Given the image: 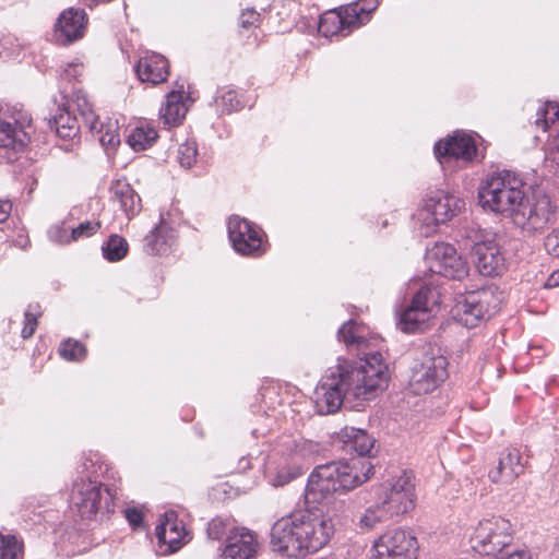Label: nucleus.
I'll list each match as a JSON object with an SVG mask.
<instances>
[{
  "label": "nucleus",
  "instance_id": "1",
  "mask_svg": "<svg viewBox=\"0 0 559 559\" xmlns=\"http://www.w3.org/2000/svg\"><path fill=\"white\" fill-rule=\"evenodd\" d=\"M364 355L357 361H344L328 370L316 390L320 414L335 413L345 399L368 401L385 389L390 374L382 355L379 352Z\"/></svg>",
  "mask_w": 559,
  "mask_h": 559
},
{
  "label": "nucleus",
  "instance_id": "2",
  "mask_svg": "<svg viewBox=\"0 0 559 559\" xmlns=\"http://www.w3.org/2000/svg\"><path fill=\"white\" fill-rule=\"evenodd\" d=\"M373 473L368 462L352 459L350 461L331 462L317 466L308 479L305 492L306 504L322 503L335 493H344L362 485Z\"/></svg>",
  "mask_w": 559,
  "mask_h": 559
},
{
  "label": "nucleus",
  "instance_id": "3",
  "mask_svg": "<svg viewBox=\"0 0 559 559\" xmlns=\"http://www.w3.org/2000/svg\"><path fill=\"white\" fill-rule=\"evenodd\" d=\"M525 195L523 179L511 170L489 175L478 189L479 203L484 209L512 218Z\"/></svg>",
  "mask_w": 559,
  "mask_h": 559
},
{
  "label": "nucleus",
  "instance_id": "4",
  "mask_svg": "<svg viewBox=\"0 0 559 559\" xmlns=\"http://www.w3.org/2000/svg\"><path fill=\"white\" fill-rule=\"evenodd\" d=\"M448 359L440 348L430 344L413 352V362L408 385L416 395L427 394L437 389L448 378Z\"/></svg>",
  "mask_w": 559,
  "mask_h": 559
},
{
  "label": "nucleus",
  "instance_id": "5",
  "mask_svg": "<svg viewBox=\"0 0 559 559\" xmlns=\"http://www.w3.org/2000/svg\"><path fill=\"white\" fill-rule=\"evenodd\" d=\"M379 5L378 0H357L320 17L318 31L324 37L347 36L366 24Z\"/></svg>",
  "mask_w": 559,
  "mask_h": 559
},
{
  "label": "nucleus",
  "instance_id": "6",
  "mask_svg": "<svg viewBox=\"0 0 559 559\" xmlns=\"http://www.w3.org/2000/svg\"><path fill=\"white\" fill-rule=\"evenodd\" d=\"M501 293L495 286L483 287L467 293L453 310L454 318L464 326L472 329L484 320L490 319L500 309Z\"/></svg>",
  "mask_w": 559,
  "mask_h": 559
},
{
  "label": "nucleus",
  "instance_id": "7",
  "mask_svg": "<svg viewBox=\"0 0 559 559\" xmlns=\"http://www.w3.org/2000/svg\"><path fill=\"white\" fill-rule=\"evenodd\" d=\"M115 491L91 479L74 481L71 492L72 506L83 519H93L98 512H114Z\"/></svg>",
  "mask_w": 559,
  "mask_h": 559
},
{
  "label": "nucleus",
  "instance_id": "8",
  "mask_svg": "<svg viewBox=\"0 0 559 559\" xmlns=\"http://www.w3.org/2000/svg\"><path fill=\"white\" fill-rule=\"evenodd\" d=\"M513 540V527L502 516H491L478 522L471 537L472 548L483 556L502 551Z\"/></svg>",
  "mask_w": 559,
  "mask_h": 559
},
{
  "label": "nucleus",
  "instance_id": "9",
  "mask_svg": "<svg viewBox=\"0 0 559 559\" xmlns=\"http://www.w3.org/2000/svg\"><path fill=\"white\" fill-rule=\"evenodd\" d=\"M556 205L542 190L525 195L513 221L527 233H540L556 222Z\"/></svg>",
  "mask_w": 559,
  "mask_h": 559
},
{
  "label": "nucleus",
  "instance_id": "10",
  "mask_svg": "<svg viewBox=\"0 0 559 559\" xmlns=\"http://www.w3.org/2000/svg\"><path fill=\"white\" fill-rule=\"evenodd\" d=\"M295 521L298 524L302 556L325 546L334 531L330 518L311 510L309 507L306 510L295 512Z\"/></svg>",
  "mask_w": 559,
  "mask_h": 559
},
{
  "label": "nucleus",
  "instance_id": "11",
  "mask_svg": "<svg viewBox=\"0 0 559 559\" xmlns=\"http://www.w3.org/2000/svg\"><path fill=\"white\" fill-rule=\"evenodd\" d=\"M415 483L411 473L403 474L381 485L378 502L390 518L407 513L415 507Z\"/></svg>",
  "mask_w": 559,
  "mask_h": 559
},
{
  "label": "nucleus",
  "instance_id": "12",
  "mask_svg": "<svg viewBox=\"0 0 559 559\" xmlns=\"http://www.w3.org/2000/svg\"><path fill=\"white\" fill-rule=\"evenodd\" d=\"M228 236L234 249L242 255L261 257L266 251L262 230L245 218H229Z\"/></svg>",
  "mask_w": 559,
  "mask_h": 559
},
{
  "label": "nucleus",
  "instance_id": "13",
  "mask_svg": "<svg viewBox=\"0 0 559 559\" xmlns=\"http://www.w3.org/2000/svg\"><path fill=\"white\" fill-rule=\"evenodd\" d=\"M430 272L447 278L462 281L468 275L466 262L457 254L456 249L449 243H436L427 253Z\"/></svg>",
  "mask_w": 559,
  "mask_h": 559
},
{
  "label": "nucleus",
  "instance_id": "14",
  "mask_svg": "<svg viewBox=\"0 0 559 559\" xmlns=\"http://www.w3.org/2000/svg\"><path fill=\"white\" fill-rule=\"evenodd\" d=\"M88 16L84 9L63 10L53 25L52 39L57 45L69 46L85 36Z\"/></svg>",
  "mask_w": 559,
  "mask_h": 559
},
{
  "label": "nucleus",
  "instance_id": "15",
  "mask_svg": "<svg viewBox=\"0 0 559 559\" xmlns=\"http://www.w3.org/2000/svg\"><path fill=\"white\" fill-rule=\"evenodd\" d=\"M463 206L464 201L460 198L442 190H436L425 199L421 215L427 225L430 222L435 225L444 224L456 216Z\"/></svg>",
  "mask_w": 559,
  "mask_h": 559
},
{
  "label": "nucleus",
  "instance_id": "16",
  "mask_svg": "<svg viewBox=\"0 0 559 559\" xmlns=\"http://www.w3.org/2000/svg\"><path fill=\"white\" fill-rule=\"evenodd\" d=\"M271 547L273 551L287 557L302 556L299 531L295 513L277 520L271 530Z\"/></svg>",
  "mask_w": 559,
  "mask_h": 559
},
{
  "label": "nucleus",
  "instance_id": "17",
  "mask_svg": "<svg viewBox=\"0 0 559 559\" xmlns=\"http://www.w3.org/2000/svg\"><path fill=\"white\" fill-rule=\"evenodd\" d=\"M435 155L441 164L452 158L472 163L477 157V145L473 135L456 131L452 136L436 143Z\"/></svg>",
  "mask_w": 559,
  "mask_h": 559
},
{
  "label": "nucleus",
  "instance_id": "18",
  "mask_svg": "<svg viewBox=\"0 0 559 559\" xmlns=\"http://www.w3.org/2000/svg\"><path fill=\"white\" fill-rule=\"evenodd\" d=\"M260 550L257 535L246 527H234L226 537L219 559H255Z\"/></svg>",
  "mask_w": 559,
  "mask_h": 559
},
{
  "label": "nucleus",
  "instance_id": "19",
  "mask_svg": "<svg viewBox=\"0 0 559 559\" xmlns=\"http://www.w3.org/2000/svg\"><path fill=\"white\" fill-rule=\"evenodd\" d=\"M475 264L484 276H498L504 270V255L492 240L476 242L473 247Z\"/></svg>",
  "mask_w": 559,
  "mask_h": 559
},
{
  "label": "nucleus",
  "instance_id": "20",
  "mask_svg": "<svg viewBox=\"0 0 559 559\" xmlns=\"http://www.w3.org/2000/svg\"><path fill=\"white\" fill-rule=\"evenodd\" d=\"M373 548L378 554H393L395 556H416L418 546L416 538L404 530H392L376 540Z\"/></svg>",
  "mask_w": 559,
  "mask_h": 559
},
{
  "label": "nucleus",
  "instance_id": "21",
  "mask_svg": "<svg viewBox=\"0 0 559 559\" xmlns=\"http://www.w3.org/2000/svg\"><path fill=\"white\" fill-rule=\"evenodd\" d=\"M155 535L160 547H165L163 552H175L183 544L187 536L185 526L178 521L175 512L164 514V520L156 526Z\"/></svg>",
  "mask_w": 559,
  "mask_h": 559
},
{
  "label": "nucleus",
  "instance_id": "22",
  "mask_svg": "<svg viewBox=\"0 0 559 559\" xmlns=\"http://www.w3.org/2000/svg\"><path fill=\"white\" fill-rule=\"evenodd\" d=\"M135 72L141 82L157 85L165 82L169 75L168 60L156 52H150L140 58Z\"/></svg>",
  "mask_w": 559,
  "mask_h": 559
},
{
  "label": "nucleus",
  "instance_id": "23",
  "mask_svg": "<svg viewBox=\"0 0 559 559\" xmlns=\"http://www.w3.org/2000/svg\"><path fill=\"white\" fill-rule=\"evenodd\" d=\"M521 453L518 449L503 451L497 467L488 474L492 483L510 484L524 473Z\"/></svg>",
  "mask_w": 559,
  "mask_h": 559
},
{
  "label": "nucleus",
  "instance_id": "24",
  "mask_svg": "<svg viewBox=\"0 0 559 559\" xmlns=\"http://www.w3.org/2000/svg\"><path fill=\"white\" fill-rule=\"evenodd\" d=\"M338 441L343 444L344 451L347 453H356L358 456H371L374 448V438L369 436L365 430L355 427H344L337 433Z\"/></svg>",
  "mask_w": 559,
  "mask_h": 559
},
{
  "label": "nucleus",
  "instance_id": "25",
  "mask_svg": "<svg viewBox=\"0 0 559 559\" xmlns=\"http://www.w3.org/2000/svg\"><path fill=\"white\" fill-rule=\"evenodd\" d=\"M24 126L15 118L5 120L0 118V146L13 151L22 150L26 144Z\"/></svg>",
  "mask_w": 559,
  "mask_h": 559
},
{
  "label": "nucleus",
  "instance_id": "26",
  "mask_svg": "<svg viewBox=\"0 0 559 559\" xmlns=\"http://www.w3.org/2000/svg\"><path fill=\"white\" fill-rule=\"evenodd\" d=\"M114 199L120 203L127 216H134L142 209L141 198L126 180H116L110 188Z\"/></svg>",
  "mask_w": 559,
  "mask_h": 559
},
{
  "label": "nucleus",
  "instance_id": "27",
  "mask_svg": "<svg viewBox=\"0 0 559 559\" xmlns=\"http://www.w3.org/2000/svg\"><path fill=\"white\" fill-rule=\"evenodd\" d=\"M187 112L182 94L171 91L167 94L166 100L159 110V118L167 128L176 127L181 123Z\"/></svg>",
  "mask_w": 559,
  "mask_h": 559
},
{
  "label": "nucleus",
  "instance_id": "28",
  "mask_svg": "<svg viewBox=\"0 0 559 559\" xmlns=\"http://www.w3.org/2000/svg\"><path fill=\"white\" fill-rule=\"evenodd\" d=\"M50 128L55 129L57 135L64 140L80 141L76 119L71 117L68 112L60 114L58 117H53L49 121ZM75 142H73L74 144Z\"/></svg>",
  "mask_w": 559,
  "mask_h": 559
},
{
  "label": "nucleus",
  "instance_id": "29",
  "mask_svg": "<svg viewBox=\"0 0 559 559\" xmlns=\"http://www.w3.org/2000/svg\"><path fill=\"white\" fill-rule=\"evenodd\" d=\"M157 138L158 134L154 128L145 123H141L130 132L128 135V143L134 151L140 152L152 146Z\"/></svg>",
  "mask_w": 559,
  "mask_h": 559
},
{
  "label": "nucleus",
  "instance_id": "30",
  "mask_svg": "<svg viewBox=\"0 0 559 559\" xmlns=\"http://www.w3.org/2000/svg\"><path fill=\"white\" fill-rule=\"evenodd\" d=\"M144 248L151 254H162L168 250V228L163 222L145 237Z\"/></svg>",
  "mask_w": 559,
  "mask_h": 559
},
{
  "label": "nucleus",
  "instance_id": "31",
  "mask_svg": "<svg viewBox=\"0 0 559 559\" xmlns=\"http://www.w3.org/2000/svg\"><path fill=\"white\" fill-rule=\"evenodd\" d=\"M425 311L416 309L408 305L400 313L399 325L402 331L411 333L420 329V326L428 320Z\"/></svg>",
  "mask_w": 559,
  "mask_h": 559
},
{
  "label": "nucleus",
  "instance_id": "32",
  "mask_svg": "<svg viewBox=\"0 0 559 559\" xmlns=\"http://www.w3.org/2000/svg\"><path fill=\"white\" fill-rule=\"evenodd\" d=\"M337 336L347 346H356L359 350L368 345L367 338L361 334V328L353 320L340 328Z\"/></svg>",
  "mask_w": 559,
  "mask_h": 559
},
{
  "label": "nucleus",
  "instance_id": "33",
  "mask_svg": "<svg viewBox=\"0 0 559 559\" xmlns=\"http://www.w3.org/2000/svg\"><path fill=\"white\" fill-rule=\"evenodd\" d=\"M302 475V469L297 463L287 462L278 465L275 473L270 477L273 487H283Z\"/></svg>",
  "mask_w": 559,
  "mask_h": 559
},
{
  "label": "nucleus",
  "instance_id": "34",
  "mask_svg": "<svg viewBox=\"0 0 559 559\" xmlns=\"http://www.w3.org/2000/svg\"><path fill=\"white\" fill-rule=\"evenodd\" d=\"M559 120V104L547 102L540 106L536 112L535 124L546 132L549 127Z\"/></svg>",
  "mask_w": 559,
  "mask_h": 559
},
{
  "label": "nucleus",
  "instance_id": "35",
  "mask_svg": "<svg viewBox=\"0 0 559 559\" xmlns=\"http://www.w3.org/2000/svg\"><path fill=\"white\" fill-rule=\"evenodd\" d=\"M104 257L111 262L123 259L128 252V242L118 235H111L103 246Z\"/></svg>",
  "mask_w": 559,
  "mask_h": 559
},
{
  "label": "nucleus",
  "instance_id": "36",
  "mask_svg": "<svg viewBox=\"0 0 559 559\" xmlns=\"http://www.w3.org/2000/svg\"><path fill=\"white\" fill-rule=\"evenodd\" d=\"M41 314V306L38 302H32L27 306L24 312V325L21 332L24 340L33 336L38 325V318H40Z\"/></svg>",
  "mask_w": 559,
  "mask_h": 559
},
{
  "label": "nucleus",
  "instance_id": "37",
  "mask_svg": "<svg viewBox=\"0 0 559 559\" xmlns=\"http://www.w3.org/2000/svg\"><path fill=\"white\" fill-rule=\"evenodd\" d=\"M23 543L15 536L0 534V559H22Z\"/></svg>",
  "mask_w": 559,
  "mask_h": 559
},
{
  "label": "nucleus",
  "instance_id": "38",
  "mask_svg": "<svg viewBox=\"0 0 559 559\" xmlns=\"http://www.w3.org/2000/svg\"><path fill=\"white\" fill-rule=\"evenodd\" d=\"M217 104L223 108V111L233 112L240 110L243 107L242 100L234 90L222 88L217 97Z\"/></svg>",
  "mask_w": 559,
  "mask_h": 559
},
{
  "label": "nucleus",
  "instance_id": "39",
  "mask_svg": "<svg viewBox=\"0 0 559 559\" xmlns=\"http://www.w3.org/2000/svg\"><path fill=\"white\" fill-rule=\"evenodd\" d=\"M390 519V515L384 512L383 508L377 502L376 507L369 508L366 510L364 515L359 520V525L361 528L371 530L378 523Z\"/></svg>",
  "mask_w": 559,
  "mask_h": 559
},
{
  "label": "nucleus",
  "instance_id": "40",
  "mask_svg": "<svg viewBox=\"0 0 559 559\" xmlns=\"http://www.w3.org/2000/svg\"><path fill=\"white\" fill-rule=\"evenodd\" d=\"M59 354L67 360H81L86 356V348L79 341L67 340L61 343Z\"/></svg>",
  "mask_w": 559,
  "mask_h": 559
},
{
  "label": "nucleus",
  "instance_id": "41",
  "mask_svg": "<svg viewBox=\"0 0 559 559\" xmlns=\"http://www.w3.org/2000/svg\"><path fill=\"white\" fill-rule=\"evenodd\" d=\"M198 156V147L194 141H187L178 148V160L185 168H190L195 163Z\"/></svg>",
  "mask_w": 559,
  "mask_h": 559
},
{
  "label": "nucleus",
  "instance_id": "42",
  "mask_svg": "<svg viewBox=\"0 0 559 559\" xmlns=\"http://www.w3.org/2000/svg\"><path fill=\"white\" fill-rule=\"evenodd\" d=\"M235 526H231L230 523L226 520L216 518L213 519L207 524V535L211 539L219 540L225 535L227 536L229 534V531L233 530Z\"/></svg>",
  "mask_w": 559,
  "mask_h": 559
},
{
  "label": "nucleus",
  "instance_id": "43",
  "mask_svg": "<svg viewBox=\"0 0 559 559\" xmlns=\"http://www.w3.org/2000/svg\"><path fill=\"white\" fill-rule=\"evenodd\" d=\"M100 228V222L98 221H86L81 223L78 227L73 228L71 231L70 240H78L80 238L90 237L97 233Z\"/></svg>",
  "mask_w": 559,
  "mask_h": 559
},
{
  "label": "nucleus",
  "instance_id": "44",
  "mask_svg": "<svg viewBox=\"0 0 559 559\" xmlns=\"http://www.w3.org/2000/svg\"><path fill=\"white\" fill-rule=\"evenodd\" d=\"M431 295V289L428 287H421L413 297L411 301V306L420 309L427 313L429 317L430 308H429V296Z\"/></svg>",
  "mask_w": 559,
  "mask_h": 559
},
{
  "label": "nucleus",
  "instance_id": "45",
  "mask_svg": "<svg viewBox=\"0 0 559 559\" xmlns=\"http://www.w3.org/2000/svg\"><path fill=\"white\" fill-rule=\"evenodd\" d=\"M545 160L559 176V131L552 142L549 144Z\"/></svg>",
  "mask_w": 559,
  "mask_h": 559
},
{
  "label": "nucleus",
  "instance_id": "46",
  "mask_svg": "<svg viewBox=\"0 0 559 559\" xmlns=\"http://www.w3.org/2000/svg\"><path fill=\"white\" fill-rule=\"evenodd\" d=\"M124 518L133 530H139L144 526L143 512L134 507L124 509Z\"/></svg>",
  "mask_w": 559,
  "mask_h": 559
},
{
  "label": "nucleus",
  "instance_id": "47",
  "mask_svg": "<svg viewBox=\"0 0 559 559\" xmlns=\"http://www.w3.org/2000/svg\"><path fill=\"white\" fill-rule=\"evenodd\" d=\"M97 132L99 133L98 140L103 146L115 147L116 145H118L120 143L119 135L116 132L110 131L109 129L104 131L103 124L97 130Z\"/></svg>",
  "mask_w": 559,
  "mask_h": 559
},
{
  "label": "nucleus",
  "instance_id": "48",
  "mask_svg": "<svg viewBox=\"0 0 559 559\" xmlns=\"http://www.w3.org/2000/svg\"><path fill=\"white\" fill-rule=\"evenodd\" d=\"M544 246L549 254L559 257V228L547 235Z\"/></svg>",
  "mask_w": 559,
  "mask_h": 559
},
{
  "label": "nucleus",
  "instance_id": "49",
  "mask_svg": "<svg viewBox=\"0 0 559 559\" xmlns=\"http://www.w3.org/2000/svg\"><path fill=\"white\" fill-rule=\"evenodd\" d=\"M260 14L254 10H246L239 16L240 26L245 29H249L252 26H255L259 22Z\"/></svg>",
  "mask_w": 559,
  "mask_h": 559
},
{
  "label": "nucleus",
  "instance_id": "50",
  "mask_svg": "<svg viewBox=\"0 0 559 559\" xmlns=\"http://www.w3.org/2000/svg\"><path fill=\"white\" fill-rule=\"evenodd\" d=\"M12 210V204L8 200H0V223H3L9 217Z\"/></svg>",
  "mask_w": 559,
  "mask_h": 559
},
{
  "label": "nucleus",
  "instance_id": "51",
  "mask_svg": "<svg viewBox=\"0 0 559 559\" xmlns=\"http://www.w3.org/2000/svg\"><path fill=\"white\" fill-rule=\"evenodd\" d=\"M251 468V457L250 456H242L238 461V466L236 468L239 473H245L246 471Z\"/></svg>",
  "mask_w": 559,
  "mask_h": 559
},
{
  "label": "nucleus",
  "instance_id": "52",
  "mask_svg": "<svg viewBox=\"0 0 559 559\" xmlns=\"http://www.w3.org/2000/svg\"><path fill=\"white\" fill-rule=\"evenodd\" d=\"M372 559H416V556H409V555L395 556L393 554L383 552V555H382V554L376 552V555Z\"/></svg>",
  "mask_w": 559,
  "mask_h": 559
},
{
  "label": "nucleus",
  "instance_id": "53",
  "mask_svg": "<svg viewBox=\"0 0 559 559\" xmlns=\"http://www.w3.org/2000/svg\"><path fill=\"white\" fill-rule=\"evenodd\" d=\"M559 286V270L552 272L545 283L546 288H554Z\"/></svg>",
  "mask_w": 559,
  "mask_h": 559
},
{
  "label": "nucleus",
  "instance_id": "54",
  "mask_svg": "<svg viewBox=\"0 0 559 559\" xmlns=\"http://www.w3.org/2000/svg\"><path fill=\"white\" fill-rule=\"evenodd\" d=\"M500 559H531V557L526 551H514Z\"/></svg>",
  "mask_w": 559,
  "mask_h": 559
},
{
  "label": "nucleus",
  "instance_id": "55",
  "mask_svg": "<svg viewBox=\"0 0 559 559\" xmlns=\"http://www.w3.org/2000/svg\"><path fill=\"white\" fill-rule=\"evenodd\" d=\"M79 73V69H78V66H69V69H66L64 72H63V76L68 80H70L71 78H75Z\"/></svg>",
  "mask_w": 559,
  "mask_h": 559
},
{
  "label": "nucleus",
  "instance_id": "56",
  "mask_svg": "<svg viewBox=\"0 0 559 559\" xmlns=\"http://www.w3.org/2000/svg\"><path fill=\"white\" fill-rule=\"evenodd\" d=\"M98 119L93 117V121L91 122V130H97Z\"/></svg>",
  "mask_w": 559,
  "mask_h": 559
}]
</instances>
